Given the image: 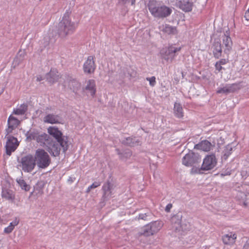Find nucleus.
Returning <instances> with one entry per match:
<instances>
[{
	"label": "nucleus",
	"mask_w": 249,
	"mask_h": 249,
	"mask_svg": "<svg viewBox=\"0 0 249 249\" xmlns=\"http://www.w3.org/2000/svg\"><path fill=\"white\" fill-rule=\"evenodd\" d=\"M71 11L67 10L62 17L57 27V33L61 38H65L72 34L75 31L77 25L71 21Z\"/></svg>",
	"instance_id": "1"
},
{
	"label": "nucleus",
	"mask_w": 249,
	"mask_h": 249,
	"mask_svg": "<svg viewBox=\"0 0 249 249\" xmlns=\"http://www.w3.org/2000/svg\"><path fill=\"white\" fill-rule=\"evenodd\" d=\"M149 11L152 16L158 19H163L170 16L172 13L171 8L160 4L155 0L150 1L148 4Z\"/></svg>",
	"instance_id": "2"
},
{
	"label": "nucleus",
	"mask_w": 249,
	"mask_h": 249,
	"mask_svg": "<svg viewBox=\"0 0 249 249\" xmlns=\"http://www.w3.org/2000/svg\"><path fill=\"white\" fill-rule=\"evenodd\" d=\"M48 133L54 138L61 146L63 152H65L68 148V139L63 136L62 132L56 126H50L47 129Z\"/></svg>",
	"instance_id": "3"
},
{
	"label": "nucleus",
	"mask_w": 249,
	"mask_h": 249,
	"mask_svg": "<svg viewBox=\"0 0 249 249\" xmlns=\"http://www.w3.org/2000/svg\"><path fill=\"white\" fill-rule=\"evenodd\" d=\"M34 157L39 168H46L51 163V160L49 154L43 149H37Z\"/></svg>",
	"instance_id": "4"
},
{
	"label": "nucleus",
	"mask_w": 249,
	"mask_h": 249,
	"mask_svg": "<svg viewBox=\"0 0 249 249\" xmlns=\"http://www.w3.org/2000/svg\"><path fill=\"white\" fill-rule=\"evenodd\" d=\"M181 47H177L174 45H170L163 48L160 52L162 59L167 62L171 63L177 55V53L180 51Z\"/></svg>",
	"instance_id": "5"
},
{
	"label": "nucleus",
	"mask_w": 249,
	"mask_h": 249,
	"mask_svg": "<svg viewBox=\"0 0 249 249\" xmlns=\"http://www.w3.org/2000/svg\"><path fill=\"white\" fill-rule=\"evenodd\" d=\"M163 225V223L161 221L152 222L143 227L140 234L144 236L153 235L160 231Z\"/></svg>",
	"instance_id": "6"
},
{
	"label": "nucleus",
	"mask_w": 249,
	"mask_h": 249,
	"mask_svg": "<svg viewBox=\"0 0 249 249\" xmlns=\"http://www.w3.org/2000/svg\"><path fill=\"white\" fill-rule=\"evenodd\" d=\"M20 162L22 170L25 172H32L36 165L34 157L31 154L22 157Z\"/></svg>",
	"instance_id": "7"
},
{
	"label": "nucleus",
	"mask_w": 249,
	"mask_h": 249,
	"mask_svg": "<svg viewBox=\"0 0 249 249\" xmlns=\"http://www.w3.org/2000/svg\"><path fill=\"white\" fill-rule=\"evenodd\" d=\"M217 164V160L215 155H208L203 159L201 169L203 171H209L213 169Z\"/></svg>",
	"instance_id": "8"
},
{
	"label": "nucleus",
	"mask_w": 249,
	"mask_h": 249,
	"mask_svg": "<svg viewBox=\"0 0 249 249\" xmlns=\"http://www.w3.org/2000/svg\"><path fill=\"white\" fill-rule=\"evenodd\" d=\"M200 160V158L198 154L193 152H190L183 157L182 163L186 166H192L194 164L199 162Z\"/></svg>",
	"instance_id": "9"
},
{
	"label": "nucleus",
	"mask_w": 249,
	"mask_h": 249,
	"mask_svg": "<svg viewBox=\"0 0 249 249\" xmlns=\"http://www.w3.org/2000/svg\"><path fill=\"white\" fill-rule=\"evenodd\" d=\"M223 45L225 48L224 52L227 54L228 56L232 49V42L230 37V33L229 28H228L222 35Z\"/></svg>",
	"instance_id": "10"
},
{
	"label": "nucleus",
	"mask_w": 249,
	"mask_h": 249,
	"mask_svg": "<svg viewBox=\"0 0 249 249\" xmlns=\"http://www.w3.org/2000/svg\"><path fill=\"white\" fill-rule=\"evenodd\" d=\"M96 67L94 57L91 55L88 56L83 64V69L84 73L88 74H93Z\"/></svg>",
	"instance_id": "11"
},
{
	"label": "nucleus",
	"mask_w": 249,
	"mask_h": 249,
	"mask_svg": "<svg viewBox=\"0 0 249 249\" xmlns=\"http://www.w3.org/2000/svg\"><path fill=\"white\" fill-rule=\"evenodd\" d=\"M7 138V142L5 145L6 153L7 155L10 156L11 153L15 151L18 146V142L16 138L9 136Z\"/></svg>",
	"instance_id": "12"
},
{
	"label": "nucleus",
	"mask_w": 249,
	"mask_h": 249,
	"mask_svg": "<svg viewBox=\"0 0 249 249\" xmlns=\"http://www.w3.org/2000/svg\"><path fill=\"white\" fill-rule=\"evenodd\" d=\"M61 147H62L61 146L57 141H54L51 139V142H49L45 148L50 154L56 157L59 155Z\"/></svg>",
	"instance_id": "13"
},
{
	"label": "nucleus",
	"mask_w": 249,
	"mask_h": 249,
	"mask_svg": "<svg viewBox=\"0 0 249 249\" xmlns=\"http://www.w3.org/2000/svg\"><path fill=\"white\" fill-rule=\"evenodd\" d=\"M83 89L89 93L92 97H94L96 92L95 81L94 79L87 80Z\"/></svg>",
	"instance_id": "14"
},
{
	"label": "nucleus",
	"mask_w": 249,
	"mask_h": 249,
	"mask_svg": "<svg viewBox=\"0 0 249 249\" xmlns=\"http://www.w3.org/2000/svg\"><path fill=\"white\" fill-rule=\"evenodd\" d=\"M62 121V118L60 115L54 114H48L43 118L44 123L51 124H61Z\"/></svg>",
	"instance_id": "15"
},
{
	"label": "nucleus",
	"mask_w": 249,
	"mask_h": 249,
	"mask_svg": "<svg viewBox=\"0 0 249 249\" xmlns=\"http://www.w3.org/2000/svg\"><path fill=\"white\" fill-rule=\"evenodd\" d=\"M64 86H68L71 90L75 93H77L81 88V84L78 81L72 79L65 82Z\"/></svg>",
	"instance_id": "16"
},
{
	"label": "nucleus",
	"mask_w": 249,
	"mask_h": 249,
	"mask_svg": "<svg viewBox=\"0 0 249 249\" xmlns=\"http://www.w3.org/2000/svg\"><path fill=\"white\" fill-rule=\"evenodd\" d=\"M237 238V235L235 233L230 232L222 236V241L224 244L232 245Z\"/></svg>",
	"instance_id": "17"
},
{
	"label": "nucleus",
	"mask_w": 249,
	"mask_h": 249,
	"mask_svg": "<svg viewBox=\"0 0 249 249\" xmlns=\"http://www.w3.org/2000/svg\"><path fill=\"white\" fill-rule=\"evenodd\" d=\"M60 77V74L55 69L51 70L50 71L46 74V80L51 84H53L57 82Z\"/></svg>",
	"instance_id": "18"
},
{
	"label": "nucleus",
	"mask_w": 249,
	"mask_h": 249,
	"mask_svg": "<svg viewBox=\"0 0 249 249\" xmlns=\"http://www.w3.org/2000/svg\"><path fill=\"white\" fill-rule=\"evenodd\" d=\"M159 28L161 31L169 35H175L178 34L177 27L169 24L162 25Z\"/></svg>",
	"instance_id": "19"
},
{
	"label": "nucleus",
	"mask_w": 249,
	"mask_h": 249,
	"mask_svg": "<svg viewBox=\"0 0 249 249\" xmlns=\"http://www.w3.org/2000/svg\"><path fill=\"white\" fill-rule=\"evenodd\" d=\"M213 145L208 140L202 141L195 146L197 149L206 152L210 151Z\"/></svg>",
	"instance_id": "20"
},
{
	"label": "nucleus",
	"mask_w": 249,
	"mask_h": 249,
	"mask_svg": "<svg viewBox=\"0 0 249 249\" xmlns=\"http://www.w3.org/2000/svg\"><path fill=\"white\" fill-rule=\"evenodd\" d=\"M51 139L48 134L43 133L39 134L36 142L40 145L46 147L49 142H51Z\"/></svg>",
	"instance_id": "21"
},
{
	"label": "nucleus",
	"mask_w": 249,
	"mask_h": 249,
	"mask_svg": "<svg viewBox=\"0 0 249 249\" xmlns=\"http://www.w3.org/2000/svg\"><path fill=\"white\" fill-rule=\"evenodd\" d=\"M178 5L180 9L185 12H189L192 9L193 3L188 0L179 1Z\"/></svg>",
	"instance_id": "22"
},
{
	"label": "nucleus",
	"mask_w": 249,
	"mask_h": 249,
	"mask_svg": "<svg viewBox=\"0 0 249 249\" xmlns=\"http://www.w3.org/2000/svg\"><path fill=\"white\" fill-rule=\"evenodd\" d=\"M1 196L7 200L13 201L15 199V194L12 190L3 188L1 192Z\"/></svg>",
	"instance_id": "23"
},
{
	"label": "nucleus",
	"mask_w": 249,
	"mask_h": 249,
	"mask_svg": "<svg viewBox=\"0 0 249 249\" xmlns=\"http://www.w3.org/2000/svg\"><path fill=\"white\" fill-rule=\"evenodd\" d=\"M213 49L214 56L216 58H219L222 54L221 45L219 41H214L213 44Z\"/></svg>",
	"instance_id": "24"
},
{
	"label": "nucleus",
	"mask_w": 249,
	"mask_h": 249,
	"mask_svg": "<svg viewBox=\"0 0 249 249\" xmlns=\"http://www.w3.org/2000/svg\"><path fill=\"white\" fill-rule=\"evenodd\" d=\"M174 113L175 116L178 118H182L184 116L183 108L181 105L175 102L174 107Z\"/></svg>",
	"instance_id": "25"
},
{
	"label": "nucleus",
	"mask_w": 249,
	"mask_h": 249,
	"mask_svg": "<svg viewBox=\"0 0 249 249\" xmlns=\"http://www.w3.org/2000/svg\"><path fill=\"white\" fill-rule=\"evenodd\" d=\"M27 105L25 104L17 106L16 108H14L13 110L12 115H22L25 113L27 110Z\"/></svg>",
	"instance_id": "26"
},
{
	"label": "nucleus",
	"mask_w": 249,
	"mask_h": 249,
	"mask_svg": "<svg viewBox=\"0 0 249 249\" xmlns=\"http://www.w3.org/2000/svg\"><path fill=\"white\" fill-rule=\"evenodd\" d=\"M171 222L173 228L177 231L181 227V216L179 215H175L171 218Z\"/></svg>",
	"instance_id": "27"
},
{
	"label": "nucleus",
	"mask_w": 249,
	"mask_h": 249,
	"mask_svg": "<svg viewBox=\"0 0 249 249\" xmlns=\"http://www.w3.org/2000/svg\"><path fill=\"white\" fill-rule=\"evenodd\" d=\"M102 190L104 192L103 196L105 198L110 197L112 196L111 187L109 182L105 183L103 187Z\"/></svg>",
	"instance_id": "28"
},
{
	"label": "nucleus",
	"mask_w": 249,
	"mask_h": 249,
	"mask_svg": "<svg viewBox=\"0 0 249 249\" xmlns=\"http://www.w3.org/2000/svg\"><path fill=\"white\" fill-rule=\"evenodd\" d=\"M19 222V219L18 218H15V219L9 224L8 226L4 228V232L6 234L12 232L15 227L18 224Z\"/></svg>",
	"instance_id": "29"
},
{
	"label": "nucleus",
	"mask_w": 249,
	"mask_h": 249,
	"mask_svg": "<svg viewBox=\"0 0 249 249\" xmlns=\"http://www.w3.org/2000/svg\"><path fill=\"white\" fill-rule=\"evenodd\" d=\"M122 142L124 144L133 146L136 145L138 142L135 138L128 137L123 140Z\"/></svg>",
	"instance_id": "30"
},
{
	"label": "nucleus",
	"mask_w": 249,
	"mask_h": 249,
	"mask_svg": "<svg viewBox=\"0 0 249 249\" xmlns=\"http://www.w3.org/2000/svg\"><path fill=\"white\" fill-rule=\"evenodd\" d=\"M43 185L40 182H38L34 186V191L31 193V195L34 193L36 194V196H40L43 194L42 188Z\"/></svg>",
	"instance_id": "31"
},
{
	"label": "nucleus",
	"mask_w": 249,
	"mask_h": 249,
	"mask_svg": "<svg viewBox=\"0 0 249 249\" xmlns=\"http://www.w3.org/2000/svg\"><path fill=\"white\" fill-rule=\"evenodd\" d=\"M39 134L37 131H28L25 134V136L28 140H36V141Z\"/></svg>",
	"instance_id": "32"
},
{
	"label": "nucleus",
	"mask_w": 249,
	"mask_h": 249,
	"mask_svg": "<svg viewBox=\"0 0 249 249\" xmlns=\"http://www.w3.org/2000/svg\"><path fill=\"white\" fill-rule=\"evenodd\" d=\"M227 87L228 93L236 91L241 89V86L239 83H234L227 85Z\"/></svg>",
	"instance_id": "33"
},
{
	"label": "nucleus",
	"mask_w": 249,
	"mask_h": 249,
	"mask_svg": "<svg viewBox=\"0 0 249 249\" xmlns=\"http://www.w3.org/2000/svg\"><path fill=\"white\" fill-rule=\"evenodd\" d=\"M20 123V121L16 117H14L12 114L10 115L8 117L7 125H12L18 126Z\"/></svg>",
	"instance_id": "34"
},
{
	"label": "nucleus",
	"mask_w": 249,
	"mask_h": 249,
	"mask_svg": "<svg viewBox=\"0 0 249 249\" xmlns=\"http://www.w3.org/2000/svg\"><path fill=\"white\" fill-rule=\"evenodd\" d=\"M232 151V148L230 145H227L223 151L222 158L226 160L231 154Z\"/></svg>",
	"instance_id": "35"
},
{
	"label": "nucleus",
	"mask_w": 249,
	"mask_h": 249,
	"mask_svg": "<svg viewBox=\"0 0 249 249\" xmlns=\"http://www.w3.org/2000/svg\"><path fill=\"white\" fill-rule=\"evenodd\" d=\"M17 181L22 190H24L25 191H28L30 189V185H28L23 179H17Z\"/></svg>",
	"instance_id": "36"
},
{
	"label": "nucleus",
	"mask_w": 249,
	"mask_h": 249,
	"mask_svg": "<svg viewBox=\"0 0 249 249\" xmlns=\"http://www.w3.org/2000/svg\"><path fill=\"white\" fill-rule=\"evenodd\" d=\"M101 182H94L91 185H90L87 189L86 192L89 193L90 190L92 189L97 188V187L100 186Z\"/></svg>",
	"instance_id": "37"
},
{
	"label": "nucleus",
	"mask_w": 249,
	"mask_h": 249,
	"mask_svg": "<svg viewBox=\"0 0 249 249\" xmlns=\"http://www.w3.org/2000/svg\"><path fill=\"white\" fill-rule=\"evenodd\" d=\"M16 132V131L8 126L5 129V137H7V136H12V135H15Z\"/></svg>",
	"instance_id": "38"
},
{
	"label": "nucleus",
	"mask_w": 249,
	"mask_h": 249,
	"mask_svg": "<svg viewBox=\"0 0 249 249\" xmlns=\"http://www.w3.org/2000/svg\"><path fill=\"white\" fill-rule=\"evenodd\" d=\"M146 80L148 81L151 86L154 87L156 83V78L155 76L146 78Z\"/></svg>",
	"instance_id": "39"
},
{
	"label": "nucleus",
	"mask_w": 249,
	"mask_h": 249,
	"mask_svg": "<svg viewBox=\"0 0 249 249\" xmlns=\"http://www.w3.org/2000/svg\"><path fill=\"white\" fill-rule=\"evenodd\" d=\"M217 93H228L227 85H226L223 88H219L218 89V90H217Z\"/></svg>",
	"instance_id": "40"
},
{
	"label": "nucleus",
	"mask_w": 249,
	"mask_h": 249,
	"mask_svg": "<svg viewBox=\"0 0 249 249\" xmlns=\"http://www.w3.org/2000/svg\"><path fill=\"white\" fill-rule=\"evenodd\" d=\"M119 1L123 4H126L127 3L130 2L132 5H133L135 3V0H119Z\"/></svg>",
	"instance_id": "41"
},
{
	"label": "nucleus",
	"mask_w": 249,
	"mask_h": 249,
	"mask_svg": "<svg viewBox=\"0 0 249 249\" xmlns=\"http://www.w3.org/2000/svg\"><path fill=\"white\" fill-rule=\"evenodd\" d=\"M215 67L216 70H217L218 71H220L223 69L222 65L218 63L217 62H216L215 64Z\"/></svg>",
	"instance_id": "42"
},
{
	"label": "nucleus",
	"mask_w": 249,
	"mask_h": 249,
	"mask_svg": "<svg viewBox=\"0 0 249 249\" xmlns=\"http://www.w3.org/2000/svg\"><path fill=\"white\" fill-rule=\"evenodd\" d=\"M217 62L221 65H225L228 62V59H221L219 61H217Z\"/></svg>",
	"instance_id": "43"
},
{
	"label": "nucleus",
	"mask_w": 249,
	"mask_h": 249,
	"mask_svg": "<svg viewBox=\"0 0 249 249\" xmlns=\"http://www.w3.org/2000/svg\"><path fill=\"white\" fill-rule=\"evenodd\" d=\"M172 207H173V205L171 203L168 204L165 207V211L167 213L170 212Z\"/></svg>",
	"instance_id": "44"
},
{
	"label": "nucleus",
	"mask_w": 249,
	"mask_h": 249,
	"mask_svg": "<svg viewBox=\"0 0 249 249\" xmlns=\"http://www.w3.org/2000/svg\"><path fill=\"white\" fill-rule=\"evenodd\" d=\"M243 249H249V238L243 246Z\"/></svg>",
	"instance_id": "45"
},
{
	"label": "nucleus",
	"mask_w": 249,
	"mask_h": 249,
	"mask_svg": "<svg viewBox=\"0 0 249 249\" xmlns=\"http://www.w3.org/2000/svg\"><path fill=\"white\" fill-rule=\"evenodd\" d=\"M244 17L247 20L249 21V8L245 12Z\"/></svg>",
	"instance_id": "46"
},
{
	"label": "nucleus",
	"mask_w": 249,
	"mask_h": 249,
	"mask_svg": "<svg viewBox=\"0 0 249 249\" xmlns=\"http://www.w3.org/2000/svg\"><path fill=\"white\" fill-rule=\"evenodd\" d=\"M198 170L197 169H196V168L193 167L191 169V173L192 174H196L198 172Z\"/></svg>",
	"instance_id": "47"
},
{
	"label": "nucleus",
	"mask_w": 249,
	"mask_h": 249,
	"mask_svg": "<svg viewBox=\"0 0 249 249\" xmlns=\"http://www.w3.org/2000/svg\"><path fill=\"white\" fill-rule=\"evenodd\" d=\"M146 217H147V215H146V214L145 213H144V214H140L139 215V219H145Z\"/></svg>",
	"instance_id": "48"
},
{
	"label": "nucleus",
	"mask_w": 249,
	"mask_h": 249,
	"mask_svg": "<svg viewBox=\"0 0 249 249\" xmlns=\"http://www.w3.org/2000/svg\"><path fill=\"white\" fill-rule=\"evenodd\" d=\"M8 127L11 128L12 129L17 132V128L18 126L12 125H7Z\"/></svg>",
	"instance_id": "49"
},
{
	"label": "nucleus",
	"mask_w": 249,
	"mask_h": 249,
	"mask_svg": "<svg viewBox=\"0 0 249 249\" xmlns=\"http://www.w3.org/2000/svg\"><path fill=\"white\" fill-rule=\"evenodd\" d=\"M42 80V77H41V76H40V77L38 76V77H37V81H41V80Z\"/></svg>",
	"instance_id": "50"
},
{
	"label": "nucleus",
	"mask_w": 249,
	"mask_h": 249,
	"mask_svg": "<svg viewBox=\"0 0 249 249\" xmlns=\"http://www.w3.org/2000/svg\"><path fill=\"white\" fill-rule=\"evenodd\" d=\"M70 180H71V182H72V180L71 179V178H70Z\"/></svg>",
	"instance_id": "51"
},
{
	"label": "nucleus",
	"mask_w": 249,
	"mask_h": 249,
	"mask_svg": "<svg viewBox=\"0 0 249 249\" xmlns=\"http://www.w3.org/2000/svg\"><path fill=\"white\" fill-rule=\"evenodd\" d=\"M70 180H71V182H72V180L71 179V178H70Z\"/></svg>",
	"instance_id": "52"
},
{
	"label": "nucleus",
	"mask_w": 249,
	"mask_h": 249,
	"mask_svg": "<svg viewBox=\"0 0 249 249\" xmlns=\"http://www.w3.org/2000/svg\"><path fill=\"white\" fill-rule=\"evenodd\" d=\"M70 180H71V182H72V180L71 179V178H70Z\"/></svg>",
	"instance_id": "53"
}]
</instances>
